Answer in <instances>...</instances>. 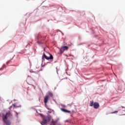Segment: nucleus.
I'll return each mask as SVG.
<instances>
[{
    "label": "nucleus",
    "instance_id": "1",
    "mask_svg": "<svg viewBox=\"0 0 125 125\" xmlns=\"http://www.w3.org/2000/svg\"><path fill=\"white\" fill-rule=\"evenodd\" d=\"M11 116H12V114H11V112H10V111H8L5 114H2V120L5 125H11V121L8 119V118H10Z\"/></svg>",
    "mask_w": 125,
    "mask_h": 125
},
{
    "label": "nucleus",
    "instance_id": "5",
    "mask_svg": "<svg viewBox=\"0 0 125 125\" xmlns=\"http://www.w3.org/2000/svg\"><path fill=\"white\" fill-rule=\"evenodd\" d=\"M93 107L94 109H98L99 108V104L96 102L94 103Z\"/></svg>",
    "mask_w": 125,
    "mask_h": 125
},
{
    "label": "nucleus",
    "instance_id": "8",
    "mask_svg": "<svg viewBox=\"0 0 125 125\" xmlns=\"http://www.w3.org/2000/svg\"><path fill=\"white\" fill-rule=\"evenodd\" d=\"M94 104H93V101L90 102L89 106H90L91 107H92L93 106H94Z\"/></svg>",
    "mask_w": 125,
    "mask_h": 125
},
{
    "label": "nucleus",
    "instance_id": "6",
    "mask_svg": "<svg viewBox=\"0 0 125 125\" xmlns=\"http://www.w3.org/2000/svg\"><path fill=\"white\" fill-rule=\"evenodd\" d=\"M48 96H46L44 98V103H46L47 101H48Z\"/></svg>",
    "mask_w": 125,
    "mask_h": 125
},
{
    "label": "nucleus",
    "instance_id": "12",
    "mask_svg": "<svg viewBox=\"0 0 125 125\" xmlns=\"http://www.w3.org/2000/svg\"><path fill=\"white\" fill-rule=\"evenodd\" d=\"M14 105V107H19V106H16V104H13Z\"/></svg>",
    "mask_w": 125,
    "mask_h": 125
},
{
    "label": "nucleus",
    "instance_id": "7",
    "mask_svg": "<svg viewBox=\"0 0 125 125\" xmlns=\"http://www.w3.org/2000/svg\"><path fill=\"white\" fill-rule=\"evenodd\" d=\"M61 110L62 111V112H64L65 113H71V111L67 110V109L62 108Z\"/></svg>",
    "mask_w": 125,
    "mask_h": 125
},
{
    "label": "nucleus",
    "instance_id": "10",
    "mask_svg": "<svg viewBox=\"0 0 125 125\" xmlns=\"http://www.w3.org/2000/svg\"><path fill=\"white\" fill-rule=\"evenodd\" d=\"M51 125H55V122L53 121H52Z\"/></svg>",
    "mask_w": 125,
    "mask_h": 125
},
{
    "label": "nucleus",
    "instance_id": "3",
    "mask_svg": "<svg viewBox=\"0 0 125 125\" xmlns=\"http://www.w3.org/2000/svg\"><path fill=\"white\" fill-rule=\"evenodd\" d=\"M46 53L48 54V55H49V57H47V56H46V55L43 53L42 59L45 58V59H46V60H51V62H52V61H53V56H52V55L50 54L48 52H46Z\"/></svg>",
    "mask_w": 125,
    "mask_h": 125
},
{
    "label": "nucleus",
    "instance_id": "4",
    "mask_svg": "<svg viewBox=\"0 0 125 125\" xmlns=\"http://www.w3.org/2000/svg\"><path fill=\"white\" fill-rule=\"evenodd\" d=\"M69 49V47L66 46H62L61 47L60 49V53L61 54L63 53L64 51L65 50H68Z\"/></svg>",
    "mask_w": 125,
    "mask_h": 125
},
{
    "label": "nucleus",
    "instance_id": "13",
    "mask_svg": "<svg viewBox=\"0 0 125 125\" xmlns=\"http://www.w3.org/2000/svg\"><path fill=\"white\" fill-rule=\"evenodd\" d=\"M36 112H37V113H38L39 114V112H38V111L36 110Z\"/></svg>",
    "mask_w": 125,
    "mask_h": 125
},
{
    "label": "nucleus",
    "instance_id": "11",
    "mask_svg": "<svg viewBox=\"0 0 125 125\" xmlns=\"http://www.w3.org/2000/svg\"><path fill=\"white\" fill-rule=\"evenodd\" d=\"M115 113H118V111H115L113 112H112L111 114H115Z\"/></svg>",
    "mask_w": 125,
    "mask_h": 125
},
{
    "label": "nucleus",
    "instance_id": "2",
    "mask_svg": "<svg viewBox=\"0 0 125 125\" xmlns=\"http://www.w3.org/2000/svg\"><path fill=\"white\" fill-rule=\"evenodd\" d=\"M39 115L40 116H41V117H43L42 121L41 123L42 125H46V124L48 123V122H50V120H51V116H50L49 115L46 116H43V115H42L41 113L39 114Z\"/></svg>",
    "mask_w": 125,
    "mask_h": 125
},
{
    "label": "nucleus",
    "instance_id": "15",
    "mask_svg": "<svg viewBox=\"0 0 125 125\" xmlns=\"http://www.w3.org/2000/svg\"><path fill=\"white\" fill-rule=\"evenodd\" d=\"M12 106H11L10 108H11Z\"/></svg>",
    "mask_w": 125,
    "mask_h": 125
},
{
    "label": "nucleus",
    "instance_id": "14",
    "mask_svg": "<svg viewBox=\"0 0 125 125\" xmlns=\"http://www.w3.org/2000/svg\"><path fill=\"white\" fill-rule=\"evenodd\" d=\"M122 108H125V107H124V106H122Z\"/></svg>",
    "mask_w": 125,
    "mask_h": 125
},
{
    "label": "nucleus",
    "instance_id": "9",
    "mask_svg": "<svg viewBox=\"0 0 125 125\" xmlns=\"http://www.w3.org/2000/svg\"><path fill=\"white\" fill-rule=\"evenodd\" d=\"M48 95H49V96H51V97H52V96H53V94L51 92H48Z\"/></svg>",
    "mask_w": 125,
    "mask_h": 125
}]
</instances>
